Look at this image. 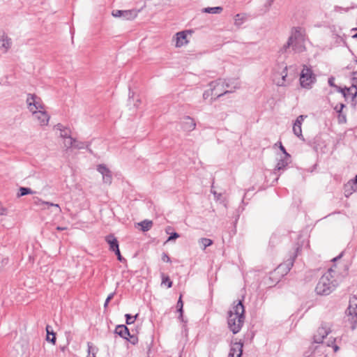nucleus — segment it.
<instances>
[{"label": "nucleus", "instance_id": "nucleus-10", "mask_svg": "<svg viewBox=\"0 0 357 357\" xmlns=\"http://www.w3.org/2000/svg\"><path fill=\"white\" fill-rule=\"evenodd\" d=\"M97 171L102 174L103 183L109 185L112 183V174L105 165H98L97 166Z\"/></svg>", "mask_w": 357, "mask_h": 357}, {"label": "nucleus", "instance_id": "nucleus-64", "mask_svg": "<svg viewBox=\"0 0 357 357\" xmlns=\"http://www.w3.org/2000/svg\"><path fill=\"white\" fill-rule=\"evenodd\" d=\"M355 62L357 63V59H355Z\"/></svg>", "mask_w": 357, "mask_h": 357}, {"label": "nucleus", "instance_id": "nucleus-12", "mask_svg": "<svg viewBox=\"0 0 357 357\" xmlns=\"http://www.w3.org/2000/svg\"><path fill=\"white\" fill-rule=\"evenodd\" d=\"M33 204L38 206L40 208V209H46L50 206H54L58 209V212H61V207L58 204H54L49 202L43 201L40 198L36 197H33Z\"/></svg>", "mask_w": 357, "mask_h": 357}, {"label": "nucleus", "instance_id": "nucleus-3", "mask_svg": "<svg viewBox=\"0 0 357 357\" xmlns=\"http://www.w3.org/2000/svg\"><path fill=\"white\" fill-rule=\"evenodd\" d=\"M334 270L330 268L319 280L315 287V292L320 296H327L332 293L338 286V282L334 278Z\"/></svg>", "mask_w": 357, "mask_h": 357}, {"label": "nucleus", "instance_id": "nucleus-19", "mask_svg": "<svg viewBox=\"0 0 357 357\" xmlns=\"http://www.w3.org/2000/svg\"><path fill=\"white\" fill-rule=\"evenodd\" d=\"M248 18L247 13H238L234 16V25L240 27Z\"/></svg>", "mask_w": 357, "mask_h": 357}, {"label": "nucleus", "instance_id": "nucleus-50", "mask_svg": "<svg viewBox=\"0 0 357 357\" xmlns=\"http://www.w3.org/2000/svg\"><path fill=\"white\" fill-rule=\"evenodd\" d=\"M351 80L353 83H357V71H354L351 73Z\"/></svg>", "mask_w": 357, "mask_h": 357}, {"label": "nucleus", "instance_id": "nucleus-39", "mask_svg": "<svg viewBox=\"0 0 357 357\" xmlns=\"http://www.w3.org/2000/svg\"><path fill=\"white\" fill-rule=\"evenodd\" d=\"M345 107L346 105L344 103H340L335 107L334 109L338 113V119H340L341 113Z\"/></svg>", "mask_w": 357, "mask_h": 357}, {"label": "nucleus", "instance_id": "nucleus-1", "mask_svg": "<svg viewBox=\"0 0 357 357\" xmlns=\"http://www.w3.org/2000/svg\"><path fill=\"white\" fill-rule=\"evenodd\" d=\"M243 300H238L234 305L233 309L228 312L227 324L229 330L233 334L238 333L245 321V307L243 304Z\"/></svg>", "mask_w": 357, "mask_h": 357}, {"label": "nucleus", "instance_id": "nucleus-21", "mask_svg": "<svg viewBox=\"0 0 357 357\" xmlns=\"http://www.w3.org/2000/svg\"><path fill=\"white\" fill-rule=\"evenodd\" d=\"M289 159L285 157L280 159L275 166V171L284 170L289 163Z\"/></svg>", "mask_w": 357, "mask_h": 357}, {"label": "nucleus", "instance_id": "nucleus-31", "mask_svg": "<svg viewBox=\"0 0 357 357\" xmlns=\"http://www.w3.org/2000/svg\"><path fill=\"white\" fill-rule=\"evenodd\" d=\"M89 143L77 141L75 139V142H74L73 148L77 149H82L86 148L87 149H89Z\"/></svg>", "mask_w": 357, "mask_h": 357}, {"label": "nucleus", "instance_id": "nucleus-48", "mask_svg": "<svg viewBox=\"0 0 357 357\" xmlns=\"http://www.w3.org/2000/svg\"><path fill=\"white\" fill-rule=\"evenodd\" d=\"M45 330H46V332H47V335H52V333H55L53 331L52 327L51 326H50V325H47L46 326Z\"/></svg>", "mask_w": 357, "mask_h": 357}, {"label": "nucleus", "instance_id": "nucleus-40", "mask_svg": "<svg viewBox=\"0 0 357 357\" xmlns=\"http://www.w3.org/2000/svg\"><path fill=\"white\" fill-rule=\"evenodd\" d=\"M335 339H334L333 341H328L326 344V347H331L333 349L334 352H337L340 350V347L335 344Z\"/></svg>", "mask_w": 357, "mask_h": 357}, {"label": "nucleus", "instance_id": "nucleus-11", "mask_svg": "<svg viewBox=\"0 0 357 357\" xmlns=\"http://www.w3.org/2000/svg\"><path fill=\"white\" fill-rule=\"evenodd\" d=\"M306 116L300 115L298 116L293 126L294 134L297 136L300 139L305 140L304 137L302 134L301 126Z\"/></svg>", "mask_w": 357, "mask_h": 357}, {"label": "nucleus", "instance_id": "nucleus-27", "mask_svg": "<svg viewBox=\"0 0 357 357\" xmlns=\"http://www.w3.org/2000/svg\"><path fill=\"white\" fill-rule=\"evenodd\" d=\"M281 80L278 81L277 84L278 86H285L286 85V78L287 77V66H285L282 73H281Z\"/></svg>", "mask_w": 357, "mask_h": 357}, {"label": "nucleus", "instance_id": "nucleus-13", "mask_svg": "<svg viewBox=\"0 0 357 357\" xmlns=\"http://www.w3.org/2000/svg\"><path fill=\"white\" fill-rule=\"evenodd\" d=\"M243 342H235L230 349L228 357H241L243 354Z\"/></svg>", "mask_w": 357, "mask_h": 357}, {"label": "nucleus", "instance_id": "nucleus-26", "mask_svg": "<svg viewBox=\"0 0 357 357\" xmlns=\"http://www.w3.org/2000/svg\"><path fill=\"white\" fill-rule=\"evenodd\" d=\"M139 225L141 226L143 231H147L151 228L153 222L151 220H144L139 223Z\"/></svg>", "mask_w": 357, "mask_h": 357}, {"label": "nucleus", "instance_id": "nucleus-29", "mask_svg": "<svg viewBox=\"0 0 357 357\" xmlns=\"http://www.w3.org/2000/svg\"><path fill=\"white\" fill-rule=\"evenodd\" d=\"M294 43V37L293 36H291L289 37L287 43L282 46V47L280 49V52L282 53L286 52L287 50L293 45Z\"/></svg>", "mask_w": 357, "mask_h": 357}, {"label": "nucleus", "instance_id": "nucleus-22", "mask_svg": "<svg viewBox=\"0 0 357 357\" xmlns=\"http://www.w3.org/2000/svg\"><path fill=\"white\" fill-rule=\"evenodd\" d=\"M356 190H357L355 189V187H354L349 181L344 185V193L346 197H349Z\"/></svg>", "mask_w": 357, "mask_h": 357}, {"label": "nucleus", "instance_id": "nucleus-57", "mask_svg": "<svg viewBox=\"0 0 357 357\" xmlns=\"http://www.w3.org/2000/svg\"><path fill=\"white\" fill-rule=\"evenodd\" d=\"M171 230H172V227H170V226H168L165 228V232L167 234H169L171 233Z\"/></svg>", "mask_w": 357, "mask_h": 357}, {"label": "nucleus", "instance_id": "nucleus-28", "mask_svg": "<svg viewBox=\"0 0 357 357\" xmlns=\"http://www.w3.org/2000/svg\"><path fill=\"white\" fill-rule=\"evenodd\" d=\"M162 278V284H165L167 288H171L173 285L172 281L170 280L169 277L165 273H161Z\"/></svg>", "mask_w": 357, "mask_h": 357}, {"label": "nucleus", "instance_id": "nucleus-49", "mask_svg": "<svg viewBox=\"0 0 357 357\" xmlns=\"http://www.w3.org/2000/svg\"><path fill=\"white\" fill-rule=\"evenodd\" d=\"M349 182H350V183L354 187H355V189L357 190V174L355 176V177L353 179H351L350 181H349Z\"/></svg>", "mask_w": 357, "mask_h": 357}, {"label": "nucleus", "instance_id": "nucleus-30", "mask_svg": "<svg viewBox=\"0 0 357 357\" xmlns=\"http://www.w3.org/2000/svg\"><path fill=\"white\" fill-rule=\"evenodd\" d=\"M350 89H349V87H347V86L341 87V86H338V87L337 88V89L335 91L337 92L341 93L342 94L343 97L344 98V99L347 100L348 98V96L349 95Z\"/></svg>", "mask_w": 357, "mask_h": 357}, {"label": "nucleus", "instance_id": "nucleus-18", "mask_svg": "<svg viewBox=\"0 0 357 357\" xmlns=\"http://www.w3.org/2000/svg\"><path fill=\"white\" fill-rule=\"evenodd\" d=\"M176 47H181L188 43V40L186 39V38H187L186 31H183L178 32L176 34Z\"/></svg>", "mask_w": 357, "mask_h": 357}, {"label": "nucleus", "instance_id": "nucleus-59", "mask_svg": "<svg viewBox=\"0 0 357 357\" xmlns=\"http://www.w3.org/2000/svg\"><path fill=\"white\" fill-rule=\"evenodd\" d=\"M343 255V253L342 252L341 254H340L337 257H335L333 259V261H337V259H340Z\"/></svg>", "mask_w": 357, "mask_h": 357}, {"label": "nucleus", "instance_id": "nucleus-41", "mask_svg": "<svg viewBox=\"0 0 357 357\" xmlns=\"http://www.w3.org/2000/svg\"><path fill=\"white\" fill-rule=\"evenodd\" d=\"M169 235V237H168V238H167L166 242L174 241L176 238L180 237L179 234H178L177 232H175V231L171 232Z\"/></svg>", "mask_w": 357, "mask_h": 357}, {"label": "nucleus", "instance_id": "nucleus-24", "mask_svg": "<svg viewBox=\"0 0 357 357\" xmlns=\"http://www.w3.org/2000/svg\"><path fill=\"white\" fill-rule=\"evenodd\" d=\"M87 347H88V355L86 357H96V354L98 351V349L93 346L91 342L87 343Z\"/></svg>", "mask_w": 357, "mask_h": 357}, {"label": "nucleus", "instance_id": "nucleus-4", "mask_svg": "<svg viewBox=\"0 0 357 357\" xmlns=\"http://www.w3.org/2000/svg\"><path fill=\"white\" fill-rule=\"evenodd\" d=\"M331 332V328H327L326 324L322 323L313 335L312 344L309 347V349L312 352L307 357H312L316 350L324 345V339L326 338Z\"/></svg>", "mask_w": 357, "mask_h": 357}, {"label": "nucleus", "instance_id": "nucleus-54", "mask_svg": "<svg viewBox=\"0 0 357 357\" xmlns=\"http://www.w3.org/2000/svg\"><path fill=\"white\" fill-rule=\"evenodd\" d=\"M346 121H347V119H346V115L342 114L341 113V117H340V119H339V122H340V123H345V122H346Z\"/></svg>", "mask_w": 357, "mask_h": 357}, {"label": "nucleus", "instance_id": "nucleus-60", "mask_svg": "<svg viewBox=\"0 0 357 357\" xmlns=\"http://www.w3.org/2000/svg\"><path fill=\"white\" fill-rule=\"evenodd\" d=\"M351 31H356V33L354 35L352 36V38L357 39V28H353L351 29Z\"/></svg>", "mask_w": 357, "mask_h": 357}, {"label": "nucleus", "instance_id": "nucleus-35", "mask_svg": "<svg viewBox=\"0 0 357 357\" xmlns=\"http://www.w3.org/2000/svg\"><path fill=\"white\" fill-rule=\"evenodd\" d=\"M138 315H139V314H136L135 316H132L130 314H126L125 315L126 324L130 325V324H133L135 321V320L137 319Z\"/></svg>", "mask_w": 357, "mask_h": 357}, {"label": "nucleus", "instance_id": "nucleus-15", "mask_svg": "<svg viewBox=\"0 0 357 357\" xmlns=\"http://www.w3.org/2000/svg\"><path fill=\"white\" fill-rule=\"evenodd\" d=\"M36 118L39 121L41 126L47 125L50 120V115L45 111L38 110L33 112V114Z\"/></svg>", "mask_w": 357, "mask_h": 357}, {"label": "nucleus", "instance_id": "nucleus-43", "mask_svg": "<svg viewBox=\"0 0 357 357\" xmlns=\"http://www.w3.org/2000/svg\"><path fill=\"white\" fill-rule=\"evenodd\" d=\"M334 81L335 77L331 76L328 78V83L330 86L335 88V89L336 90L338 86L335 84Z\"/></svg>", "mask_w": 357, "mask_h": 357}, {"label": "nucleus", "instance_id": "nucleus-20", "mask_svg": "<svg viewBox=\"0 0 357 357\" xmlns=\"http://www.w3.org/2000/svg\"><path fill=\"white\" fill-rule=\"evenodd\" d=\"M1 40L2 41L1 47L4 49V52H7L12 45L11 39L5 33H3Z\"/></svg>", "mask_w": 357, "mask_h": 357}, {"label": "nucleus", "instance_id": "nucleus-8", "mask_svg": "<svg viewBox=\"0 0 357 357\" xmlns=\"http://www.w3.org/2000/svg\"><path fill=\"white\" fill-rule=\"evenodd\" d=\"M220 82H221L220 80H218V81L217 80V81L211 82L209 84V86H210L211 88H210V89L206 90V91H205L204 92V93H203V98L206 100L209 96H215L214 97V100H216L217 98L224 96L225 94L233 92V91H231V90H226L224 92L220 93H217L216 87H217V86H218L220 84Z\"/></svg>", "mask_w": 357, "mask_h": 357}, {"label": "nucleus", "instance_id": "nucleus-56", "mask_svg": "<svg viewBox=\"0 0 357 357\" xmlns=\"http://www.w3.org/2000/svg\"><path fill=\"white\" fill-rule=\"evenodd\" d=\"M274 1L275 0H267V1L266 3V6L267 7L268 9L269 8V7L271 6V5L274 2Z\"/></svg>", "mask_w": 357, "mask_h": 357}, {"label": "nucleus", "instance_id": "nucleus-38", "mask_svg": "<svg viewBox=\"0 0 357 357\" xmlns=\"http://www.w3.org/2000/svg\"><path fill=\"white\" fill-rule=\"evenodd\" d=\"M292 31H294V41L298 38H300L302 36V33H301V28L299 27V26H297V27H294L292 29Z\"/></svg>", "mask_w": 357, "mask_h": 357}, {"label": "nucleus", "instance_id": "nucleus-47", "mask_svg": "<svg viewBox=\"0 0 357 357\" xmlns=\"http://www.w3.org/2000/svg\"><path fill=\"white\" fill-rule=\"evenodd\" d=\"M162 260L163 261L169 262V263L172 261L169 256L165 252H163L162 255Z\"/></svg>", "mask_w": 357, "mask_h": 357}, {"label": "nucleus", "instance_id": "nucleus-58", "mask_svg": "<svg viewBox=\"0 0 357 357\" xmlns=\"http://www.w3.org/2000/svg\"><path fill=\"white\" fill-rule=\"evenodd\" d=\"M178 319L182 321V322H185V321H184V319H183V313H179V315H178Z\"/></svg>", "mask_w": 357, "mask_h": 357}, {"label": "nucleus", "instance_id": "nucleus-23", "mask_svg": "<svg viewBox=\"0 0 357 357\" xmlns=\"http://www.w3.org/2000/svg\"><path fill=\"white\" fill-rule=\"evenodd\" d=\"M35 192L33 191L30 188H27V187H20L19 188V191L17 194V197H22V196H24V195H32V194H34Z\"/></svg>", "mask_w": 357, "mask_h": 357}, {"label": "nucleus", "instance_id": "nucleus-25", "mask_svg": "<svg viewBox=\"0 0 357 357\" xmlns=\"http://www.w3.org/2000/svg\"><path fill=\"white\" fill-rule=\"evenodd\" d=\"M222 10L223 8L221 6L208 7L204 8L203 12L212 14H218L220 13L222 11Z\"/></svg>", "mask_w": 357, "mask_h": 357}, {"label": "nucleus", "instance_id": "nucleus-45", "mask_svg": "<svg viewBox=\"0 0 357 357\" xmlns=\"http://www.w3.org/2000/svg\"><path fill=\"white\" fill-rule=\"evenodd\" d=\"M115 253V255H116L117 257V259L121 261V262H124L126 261V259L124 257H122V255H121V252H120V250H116L115 252H114Z\"/></svg>", "mask_w": 357, "mask_h": 357}, {"label": "nucleus", "instance_id": "nucleus-52", "mask_svg": "<svg viewBox=\"0 0 357 357\" xmlns=\"http://www.w3.org/2000/svg\"><path fill=\"white\" fill-rule=\"evenodd\" d=\"M115 294H116V293H115V291H114V292H112V293H111V294H109L107 296V298H106V301H107V302H110V301L114 298V296Z\"/></svg>", "mask_w": 357, "mask_h": 357}, {"label": "nucleus", "instance_id": "nucleus-2", "mask_svg": "<svg viewBox=\"0 0 357 357\" xmlns=\"http://www.w3.org/2000/svg\"><path fill=\"white\" fill-rule=\"evenodd\" d=\"M303 243L296 242L294 244L291 250L289 252V257L284 262L280 264L275 270L271 273L270 278L272 279L278 274H280L282 277L287 275L292 266H294L296 258L301 253Z\"/></svg>", "mask_w": 357, "mask_h": 357}, {"label": "nucleus", "instance_id": "nucleus-7", "mask_svg": "<svg viewBox=\"0 0 357 357\" xmlns=\"http://www.w3.org/2000/svg\"><path fill=\"white\" fill-rule=\"evenodd\" d=\"M26 102L29 110L32 112V114H33V112H37L36 109L44 108L40 98L36 94L28 93Z\"/></svg>", "mask_w": 357, "mask_h": 357}, {"label": "nucleus", "instance_id": "nucleus-32", "mask_svg": "<svg viewBox=\"0 0 357 357\" xmlns=\"http://www.w3.org/2000/svg\"><path fill=\"white\" fill-rule=\"evenodd\" d=\"M349 89H351L349 91V95L351 97L352 101H354L355 98L357 97V85L354 83H352Z\"/></svg>", "mask_w": 357, "mask_h": 357}, {"label": "nucleus", "instance_id": "nucleus-62", "mask_svg": "<svg viewBox=\"0 0 357 357\" xmlns=\"http://www.w3.org/2000/svg\"><path fill=\"white\" fill-rule=\"evenodd\" d=\"M56 229L59 230V231H63V230L65 229V228L61 227H57Z\"/></svg>", "mask_w": 357, "mask_h": 357}, {"label": "nucleus", "instance_id": "nucleus-53", "mask_svg": "<svg viewBox=\"0 0 357 357\" xmlns=\"http://www.w3.org/2000/svg\"><path fill=\"white\" fill-rule=\"evenodd\" d=\"M115 294H116V293H115V291H114V292H112V293H111V294H109L107 296V298H106V301H107V302H110V301L114 298V296Z\"/></svg>", "mask_w": 357, "mask_h": 357}, {"label": "nucleus", "instance_id": "nucleus-17", "mask_svg": "<svg viewBox=\"0 0 357 357\" xmlns=\"http://www.w3.org/2000/svg\"><path fill=\"white\" fill-rule=\"evenodd\" d=\"M114 333L125 340H128L130 335V331L128 328L124 325H117L115 328Z\"/></svg>", "mask_w": 357, "mask_h": 357}, {"label": "nucleus", "instance_id": "nucleus-37", "mask_svg": "<svg viewBox=\"0 0 357 357\" xmlns=\"http://www.w3.org/2000/svg\"><path fill=\"white\" fill-rule=\"evenodd\" d=\"M177 312L178 313H183V302L182 300V294L180 295L176 303Z\"/></svg>", "mask_w": 357, "mask_h": 357}, {"label": "nucleus", "instance_id": "nucleus-33", "mask_svg": "<svg viewBox=\"0 0 357 357\" xmlns=\"http://www.w3.org/2000/svg\"><path fill=\"white\" fill-rule=\"evenodd\" d=\"M60 137L61 138H63V139H66V138H70V137H72L70 129L68 127H66L60 132Z\"/></svg>", "mask_w": 357, "mask_h": 357}, {"label": "nucleus", "instance_id": "nucleus-42", "mask_svg": "<svg viewBox=\"0 0 357 357\" xmlns=\"http://www.w3.org/2000/svg\"><path fill=\"white\" fill-rule=\"evenodd\" d=\"M132 344L135 345L138 342V337L135 335H131L130 333V335L128 336V340Z\"/></svg>", "mask_w": 357, "mask_h": 357}, {"label": "nucleus", "instance_id": "nucleus-9", "mask_svg": "<svg viewBox=\"0 0 357 357\" xmlns=\"http://www.w3.org/2000/svg\"><path fill=\"white\" fill-rule=\"evenodd\" d=\"M112 16L114 17L122 18L126 20H133L137 16V13L135 10H114L112 13Z\"/></svg>", "mask_w": 357, "mask_h": 357}, {"label": "nucleus", "instance_id": "nucleus-61", "mask_svg": "<svg viewBox=\"0 0 357 357\" xmlns=\"http://www.w3.org/2000/svg\"><path fill=\"white\" fill-rule=\"evenodd\" d=\"M109 302H107L106 300L105 301V303H104V308L106 309L109 305Z\"/></svg>", "mask_w": 357, "mask_h": 357}, {"label": "nucleus", "instance_id": "nucleus-16", "mask_svg": "<svg viewBox=\"0 0 357 357\" xmlns=\"http://www.w3.org/2000/svg\"><path fill=\"white\" fill-rule=\"evenodd\" d=\"M105 241L109 245V250L112 252H115L116 250L119 249V244L117 238L114 236V234H109L105 236Z\"/></svg>", "mask_w": 357, "mask_h": 357}, {"label": "nucleus", "instance_id": "nucleus-14", "mask_svg": "<svg viewBox=\"0 0 357 357\" xmlns=\"http://www.w3.org/2000/svg\"><path fill=\"white\" fill-rule=\"evenodd\" d=\"M195 127L196 123L194 119L189 116H186L183 118V121L182 122V128L183 130L190 132L195 130Z\"/></svg>", "mask_w": 357, "mask_h": 357}, {"label": "nucleus", "instance_id": "nucleus-5", "mask_svg": "<svg viewBox=\"0 0 357 357\" xmlns=\"http://www.w3.org/2000/svg\"><path fill=\"white\" fill-rule=\"evenodd\" d=\"M346 314L349 317L348 320L351 324V330H355L357 327V297L354 296L350 298Z\"/></svg>", "mask_w": 357, "mask_h": 357}, {"label": "nucleus", "instance_id": "nucleus-36", "mask_svg": "<svg viewBox=\"0 0 357 357\" xmlns=\"http://www.w3.org/2000/svg\"><path fill=\"white\" fill-rule=\"evenodd\" d=\"M199 243L203 245V250H205L207 247L213 244V241L207 238H202L199 240Z\"/></svg>", "mask_w": 357, "mask_h": 357}, {"label": "nucleus", "instance_id": "nucleus-63", "mask_svg": "<svg viewBox=\"0 0 357 357\" xmlns=\"http://www.w3.org/2000/svg\"><path fill=\"white\" fill-rule=\"evenodd\" d=\"M224 85H225L227 87H229V84L227 83H226L225 82H222V86H224Z\"/></svg>", "mask_w": 357, "mask_h": 357}, {"label": "nucleus", "instance_id": "nucleus-51", "mask_svg": "<svg viewBox=\"0 0 357 357\" xmlns=\"http://www.w3.org/2000/svg\"><path fill=\"white\" fill-rule=\"evenodd\" d=\"M66 127L63 126L61 123H57L56 126H55V128L58 130L60 131V132H61V130L63 129H64Z\"/></svg>", "mask_w": 357, "mask_h": 357}, {"label": "nucleus", "instance_id": "nucleus-55", "mask_svg": "<svg viewBox=\"0 0 357 357\" xmlns=\"http://www.w3.org/2000/svg\"><path fill=\"white\" fill-rule=\"evenodd\" d=\"M211 192L213 194L215 199H219L220 197L222 196L221 194L217 193L215 191L211 190Z\"/></svg>", "mask_w": 357, "mask_h": 357}, {"label": "nucleus", "instance_id": "nucleus-34", "mask_svg": "<svg viewBox=\"0 0 357 357\" xmlns=\"http://www.w3.org/2000/svg\"><path fill=\"white\" fill-rule=\"evenodd\" d=\"M75 142V138L70 137V138H66L64 139V146L66 149H69L73 148L74 142Z\"/></svg>", "mask_w": 357, "mask_h": 357}, {"label": "nucleus", "instance_id": "nucleus-44", "mask_svg": "<svg viewBox=\"0 0 357 357\" xmlns=\"http://www.w3.org/2000/svg\"><path fill=\"white\" fill-rule=\"evenodd\" d=\"M279 143H280V147H279V148H280V151L284 153V157H285V158H291L290 154H289V153L287 152V151H286L285 148H284V146L282 144V143H281L280 142Z\"/></svg>", "mask_w": 357, "mask_h": 357}, {"label": "nucleus", "instance_id": "nucleus-6", "mask_svg": "<svg viewBox=\"0 0 357 357\" xmlns=\"http://www.w3.org/2000/svg\"><path fill=\"white\" fill-rule=\"evenodd\" d=\"M300 84L303 88L310 89L316 82V76L311 68L304 66L300 75Z\"/></svg>", "mask_w": 357, "mask_h": 357}, {"label": "nucleus", "instance_id": "nucleus-46", "mask_svg": "<svg viewBox=\"0 0 357 357\" xmlns=\"http://www.w3.org/2000/svg\"><path fill=\"white\" fill-rule=\"evenodd\" d=\"M47 341L52 343L53 344H56V333H52V337H50V335H47L46 337Z\"/></svg>", "mask_w": 357, "mask_h": 357}]
</instances>
